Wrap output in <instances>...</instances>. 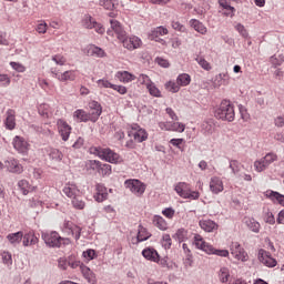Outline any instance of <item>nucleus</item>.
<instances>
[{"label":"nucleus","mask_w":284,"mask_h":284,"mask_svg":"<svg viewBox=\"0 0 284 284\" xmlns=\"http://www.w3.org/2000/svg\"><path fill=\"white\" fill-rule=\"evenodd\" d=\"M150 236H152V234H150L148 232V229L140 225L135 243H143V241H148V239H150Z\"/></svg>","instance_id":"e433bc0d"},{"label":"nucleus","mask_w":284,"mask_h":284,"mask_svg":"<svg viewBox=\"0 0 284 284\" xmlns=\"http://www.w3.org/2000/svg\"><path fill=\"white\" fill-rule=\"evenodd\" d=\"M142 256L146 258V261H152L153 263H159V252L156 250L148 247L142 251Z\"/></svg>","instance_id":"a878e982"},{"label":"nucleus","mask_w":284,"mask_h":284,"mask_svg":"<svg viewBox=\"0 0 284 284\" xmlns=\"http://www.w3.org/2000/svg\"><path fill=\"white\" fill-rule=\"evenodd\" d=\"M62 192L70 201L81 194V190H79V186L74 183H67Z\"/></svg>","instance_id":"a211bd4d"},{"label":"nucleus","mask_w":284,"mask_h":284,"mask_svg":"<svg viewBox=\"0 0 284 284\" xmlns=\"http://www.w3.org/2000/svg\"><path fill=\"white\" fill-rule=\"evenodd\" d=\"M162 245L165 250H170V247H172V237H170V234H164L162 236Z\"/></svg>","instance_id":"13d9d810"},{"label":"nucleus","mask_w":284,"mask_h":284,"mask_svg":"<svg viewBox=\"0 0 284 284\" xmlns=\"http://www.w3.org/2000/svg\"><path fill=\"white\" fill-rule=\"evenodd\" d=\"M110 23H111V30L115 32L116 38L119 39V41H121V39H123V36L126 34L125 30H123V27L121 26V22H119L118 20L111 19Z\"/></svg>","instance_id":"5701e85b"},{"label":"nucleus","mask_w":284,"mask_h":284,"mask_svg":"<svg viewBox=\"0 0 284 284\" xmlns=\"http://www.w3.org/2000/svg\"><path fill=\"white\" fill-rule=\"evenodd\" d=\"M80 271L83 274L84 278L89 281V283H94V280H92V271H90V267L85 265H80Z\"/></svg>","instance_id":"c03bdc74"},{"label":"nucleus","mask_w":284,"mask_h":284,"mask_svg":"<svg viewBox=\"0 0 284 284\" xmlns=\"http://www.w3.org/2000/svg\"><path fill=\"white\" fill-rule=\"evenodd\" d=\"M184 141L185 140L183 139H171L170 143L171 145H173L174 148H178V150H181V152H183L184 149L181 145H183Z\"/></svg>","instance_id":"e2e57ef3"},{"label":"nucleus","mask_w":284,"mask_h":284,"mask_svg":"<svg viewBox=\"0 0 284 284\" xmlns=\"http://www.w3.org/2000/svg\"><path fill=\"white\" fill-rule=\"evenodd\" d=\"M212 250L211 254H215V256H222L223 258H227V256H230V251L227 250H216L214 246H212Z\"/></svg>","instance_id":"bf43d9fd"},{"label":"nucleus","mask_w":284,"mask_h":284,"mask_svg":"<svg viewBox=\"0 0 284 284\" xmlns=\"http://www.w3.org/2000/svg\"><path fill=\"white\" fill-rule=\"evenodd\" d=\"M36 31L38 34H45V32H48V23L40 21L36 27Z\"/></svg>","instance_id":"4d7b16f0"},{"label":"nucleus","mask_w":284,"mask_h":284,"mask_svg":"<svg viewBox=\"0 0 284 284\" xmlns=\"http://www.w3.org/2000/svg\"><path fill=\"white\" fill-rule=\"evenodd\" d=\"M88 54H89V57H98V58L102 59V57H105V51L103 49H101L100 47L90 44L88 47Z\"/></svg>","instance_id":"473e14b6"},{"label":"nucleus","mask_w":284,"mask_h":284,"mask_svg":"<svg viewBox=\"0 0 284 284\" xmlns=\"http://www.w3.org/2000/svg\"><path fill=\"white\" fill-rule=\"evenodd\" d=\"M42 240L48 247H61V235L57 231L43 232Z\"/></svg>","instance_id":"6e6552de"},{"label":"nucleus","mask_w":284,"mask_h":284,"mask_svg":"<svg viewBox=\"0 0 284 284\" xmlns=\"http://www.w3.org/2000/svg\"><path fill=\"white\" fill-rule=\"evenodd\" d=\"M199 225L204 232H216L219 224L212 220H200Z\"/></svg>","instance_id":"4be33fe9"},{"label":"nucleus","mask_w":284,"mask_h":284,"mask_svg":"<svg viewBox=\"0 0 284 284\" xmlns=\"http://www.w3.org/2000/svg\"><path fill=\"white\" fill-rule=\"evenodd\" d=\"M274 161H278V156L274 153H267L264 158L254 162V169L257 172H265Z\"/></svg>","instance_id":"20e7f679"},{"label":"nucleus","mask_w":284,"mask_h":284,"mask_svg":"<svg viewBox=\"0 0 284 284\" xmlns=\"http://www.w3.org/2000/svg\"><path fill=\"white\" fill-rule=\"evenodd\" d=\"M1 258H2L3 265H6L10 270V267H12V253L8 251H3L1 253Z\"/></svg>","instance_id":"a19ab883"},{"label":"nucleus","mask_w":284,"mask_h":284,"mask_svg":"<svg viewBox=\"0 0 284 284\" xmlns=\"http://www.w3.org/2000/svg\"><path fill=\"white\" fill-rule=\"evenodd\" d=\"M235 30L239 32V34H241V37H243L244 39H247V37H250V33L247 32V29H245V26H243L242 23H237L235 24Z\"/></svg>","instance_id":"5fc2aeb1"},{"label":"nucleus","mask_w":284,"mask_h":284,"mask_svg":"<svg viewBox=\"0 0 284 284\" xmlns=\"http://www.w3.org/2000/svg\"><path fill=\"white\" fill-rule=\"evenodd\" d=\"M51 59L57 65H65V63L68 62V59H65V55L63 54H55Z\"/></svg>","instance_id":"864d4df0"},{"label":"nucleus","mask_w":284,"mask_h":284,"mask_svg":"<svg viewBox=\"0 0 284 284\" xmlns=\"http://www.w3.org/2000/svg\"><path fill=\"white\" fill-rule=\"evenodd\" d=\"M115 78L120 80L121 83H132L136 77L128 71H118Z\"/></svg>","instance_id":"cd10ccee"},{"label":"nucleus","mask_w":284,"mask_h":284,"mask_svg":"<svg viewBox=\"0 0 284 284\" xmlns=\"http://www.w3.org/2000/svg\"><path fill=\"white\" fill-rule=\"evenodd\" d=\"M100 6L105 10H114V0H100Z\"/></svg>","instance_id":"052dcab7"},{"label":"nucleus","mask_w":284,"mask_h":284,"mask_svg":"<svg viewBox=\"0 0 284 284\" xmlns=\"http://www.w3.org/2000/svg\"><path fill=\"white\" fill-rule=\"evenodd\" d=\"M10 65L16 72H23L26 70V67L19 62H10Z\"/></svg>","instance_id":"338daca9"},{"label":"nucleus","mask_w":284,"mask_h":284,"mask_svg":"<svg viewBox=\"0 0 284 284\" xmlns=\"http://www.w3.org/2000/svg\"><path fill=\"white\" fill-rule=\"evenodd\" d=\"M49 156H50V159H52V161H62L63 160V153L61 151H59L58 149H50Z\"/></svg>","instance_id":"37998d69"},{"label":"nucleus","mask_w":284,"mask_h":284,"mask_svg":"<svg viewBox=\"0 0 284 284\" xmlns=\"http://www.w3.org/2000/svg\"><path fill=\"white\" fill-rule=\"evenodd\" d=\"M176 194L181 196V199H185L187 196V192H190V185L185 182H179L174 187Z\"/></svg>","instance_id":"c85d7f7f"},{"label":"nucleus","mask_w":284,"mask_h":284,"mask_svg":"<svg viewBox=\"0 0 284 284\" xmlns=\"http://www.w3.org/2000/svg\"><path fill=\"white\" fill-rule=\"evenodd\" d=\"M149 93L151 94V97H156L160 98L161 97V90H159V88H156V84H154V82H151L148 87H146Z\"/></svg>","instance_id":"8fccbe9b"},{"label":"nucleus","mask_w":284,"mask_h":284,"mask_svg":"<svg viewBox=\"0 0 284 284\" xmlns=\"http://www.w3.org/2000/svg\"><path fill=\"white\" fill-rule=\"evenodd\" d=\"M210 190L213 194H221V192L224 190L223 180H221L219 176L211 178Z\"/></svg>","instance_id":"6ab92c4d"},{"label":"nucleus","mask_w":284,"mask_h":284,"mask_svg":"<svg viewBox=\"0 0 284 284\" xmlns=\"http://www.w3.org/2000/svg\"><path fill=\"white\" fill-rule=\"evenodd\" d=\"M276 128H284V114L275 118Z\"/></svg>","instance_id":"774afa93"},{"label":"nucleus","mask_w":284,"mask_h":284,"mask_svg":"<svg viewBox=\"0 0 284 284\" xmlns=\"http://www.w3.org/2000/svg\"><path fill=\"white\" fill-rule=\"evenodd\" d=\"M265 197L273 201V203H278L280 205H283V207H284V195L283 194H281L276 191L268 190L265 192Z\"/></svg>","instance_id":"393cba45"},{"label":"nucleus","mask_w":284,"mask_h":284,"mask_svg":"<svg viewBox=\"0 0 284 284\" xmlns=\"http://www.w3.org/2000/svg\"><path fill=\"white\" fill-rule=\"evenodd\" d=\"M4 126H6V130H14L17 128V113L14 112V110L12 109L7 110Z\"/></svg>","instance_id":"f3484780"},{"label":"nucleus","mask_w":284,"mask_h":284,"mask_svg":"<svg viewBox=\"0 0 284 284\" xmlns=\"http://www.w3.org/2000/svg\"><path fill=\"white\" fill-rule=\"evenodd\" d=\"M230 252L236 261H242V263L247 262L250 258L247 252H245V248H243L239 242L231 243Z\"/></svg>","instance_id":"0eeeda50"},{"label":"nucleus","mask_w":284,"mask_h":284,"mask_svg":"<svg viewBox=\"0 0 284 284\" xmlns=\"http://www.w3.org/2000/svg\"><path fill=\"white\" fill-rule=\"evenodd\" d=\"M192 78L187 73H181L176 78V83L180 88L187 87L189 83H191Z\"/></svg>","instance_id":"4c0bfd02"},{"label":"nucleus","mask_w":284,"mask_h":284,"mask_svg":"<svg viewBox=\"0 0 284 284\" xmlns=\"http://www.w3.org/2000/svg\"><path fill=\"white\" fill-rule=\"evenodd\" d=\"M257 258L265 267H276L278 265L276 258L272 257V254L263 248L258 251Z\"/></svg>","instance_id":"9b49d317"},{"label":"nucleus","mask_w":284,"mask_h":284,"mask_svg":"<svg viewBox=\"0 0 284 284\" xmlns=\"http://www.w3.org/2000/svg\"><path fill=\"white\" fill-rule=\"evenodd\" d=\"M7 241H9V243L11 245H19V243H21V241H23V232L19 231L16 233H10L7 235Z\"/></svg>","instance_id":"c756f323"},{"label":"nucleus","mask_w":284,"mask_h":284,"mask_svg":"<svg viewBox=\"0 0 284 284\" xmlns=\"http://www.w3.org/2000/svg\"><path fill=\"white\" fill-rule=\"evenodd\" d=\"M39 243V237L34 235V233L29 232L23 234L22 244L24 247H30L31 245H37Z\"/></svg>","instance_id":"bb28decb"},{"label":"nucleus","mask_w":284,"mask_h":284,"mask_svg":"<svg viewBox=\"0 0 284 284\" xmlns=\"http://www.w3.org/2000/svg\"><path fill=\"white\" fill-rule=\"evenodd\" d=\"M94 154L99 156L102 161H106V163H113L118 165L123 162V158L119 155V153L112 151L110 148H95Z\"/></svg>","instance_id":"f03ea898"},{"label":"nucleus","mask_w":284,"mask_h":284,"mask_svg":"<svg viewBox=\"0 0 284 284\" xmlns=\"http://www.w3.org/2000/svg\"><path fill=\"white\" fill-rule=\"evenodd\" d=\"M51 74L54 77V79H58V81H61L62 83H65V81H74L77 79V71L74 70L59 73V71H55V69H51Z\"/></svg>","instance_id":"ddd939ff"},{"label":"nucleus","mask_w":284,"mask_h":284,"mask_svg":"<svg viewBox=\"0 0 284 284\" xmlns=\"http://www.w3.org/2000/svg\"><path fill=\"white\" fill-rule=\"evenodd\" d=\"M214 116L220 119L221 121H229L232 123L234 121V105L230 103V101L224 100L221 102L220 108L215 109Z\"/></svg>","instance_id":"f257e3e1"},{"label":"nucleus","mask_w":284,"mask_h":284,"mask_svg":"<svg viewBox=\"0 0 284 284\" xmlns=\"http://www.w3.org/2000/svg\"><path fill=\"white\" fill-rule=\"evenodd\" d=\"M129 136H133L134 141H136L138 143H143V141L148 139V132H145V130L143 129H133L129 131Z\"/></svg>","instance_id":"b1692460"},{"label":"nucleus","mask_w":284,"mask_h":284,"mask_svg":"<svg viewBox=\"0 0 284 284\" xmlns=\"http://www.w3.org/2000/svg\"><path fill=\"white\" fill-rule=\"evenodd\" d=\"M195 61L202 68V70H205L206 72H210V70H212V64H210V62H207L204 57L197 55L195 58Z\"/></svg>","instance_id":"58836bf2"},{"label":"nucleus","mask_w":284,"mask_h":284,"mask_svg":"<svg viewBox=\"0 0 284 284\" xmlns=\"http://www.w3.org/2000/svg\"><path fill=\"white\" fill-rule=\"evenodd\" d=\"M97 83H98V88H111L112 89V87H113V84L110 81H108L106 79H100L97 81Z\"/></svg>","instance_id":"69168bd1"},{"label":"nucleus","mask_w":284,"mask_h":284,"mask_svg":"<svg viewBox=\"0 0 284 284\" xmlns=\"http://www.w3.org/2000/svg\"><path fill=\"white\" fill-rule=\"evenodd\" d=\"M18 187L21 190L22 194L26 196L30 193V182L28 180H20L18 182Z\"/></svg>","instance_id":"79ce46f5"},{"label":"nucleus","mask_w":284,"mask_h":284,"mask_svg":"<svg viewBox=\"0 0 284 284\" xmlns=\"http://www.w3.org/2000/svg\"><path fill=\"white\" fill-rule=\"evenodd\" d=\"M230 169L232 170L233 174H239L241 172V162L236 160H231Z\"/></svg>","instance_id":"6e6d98bb"},{"label":"nucleus","mask_w":284,"mask_h":284,"mask_svg":"<svg viewBox=\"0 0 284 284\" xmlns=\"http://www.w3.org/2000/svg\"><path fill=\"white\" fill-rule=\"evenodd\" d=\"M217 277L220 283H230V268L226 266H222L220 267L219 272H217Z\"/></svg>","instance_id":"2f4dec72"},{"label":"nucleus","mask_w":284,"mask_h":284,"mask_svg":"<svg viewBox=\"0 0 284 284\" xmlns=\"http://www.w3.org/2000/svg\"><path fill=\"white\" fill-rule=\"evenodd\" d=\"M170 132H185V124L180 122H170Z\"/></svg>","instance_id":"de8ad7c7"},{"label":"nucleus","mask_w":284,"mask_h":284,"mask_svg":"<svg viewBox=\"0 0 284 284\" xmlns=\"http://www.w3.org/2000/svg\"><path fill=\"white\" fill-rule=\"evenodd\" d=\"M164 87H165V90H168L169 92H172L173 94L179 92V90H181V87L179 85V83L174 81L166 82Z\"/></svg>","instance_id":"09e8293b"},{"label":"nucleus","mask_w":284,"mask_h":284,"mask_svg":"<svg viewBox=\"0 0 284 284\" xmlns=\"http://www.w3.org/2000/svg\"><path fill=\"white\" fill-rule=\"evenodd\" d=\"M89 108L91 110V121L95 122L97 119H99V116H101V113L103 112V110L101 109V104L97 101H91L89 103Z\"/></svg>","instance_id":"412c9836"},{"label":"nucleus","mask_w":284,"mask_h":284,"mask_svg":"<svg viewBox=\"0 0 284 284\" xmlns=\"http://www.w3.org/2000/svg\"><path fill=\"white\" fill-rule=\"evenodd\" d=\"M57 128L62 141H68L70 134H72V126H70L65 120L59 119L57 121Z\"/></svg>","instance_id":"f8f14e48"},{"label":"nucleus","mask_w":284,"mask_h":284,"mask_svg":"<svg viewBox=\"0 0 284 284\" xmlns=\"http://www.w3.org/2000/svg\"><path fill=\"white\" fill-rule=\"evenodd\" d=\"M225 73H219L213 80V88H221L225 83Z\"/></svg>","instance_id":"3c124183"},{"label":"nucleus","mask_w":284,"mask_h":284,"mask_svg":"<svg viewBox=\"0 0 284 284\" xmlns=\"http://www.w3.org/2000/svg\"><path fill=\"white\" fill-rule=\"evenodd\" d=\"M202 132L205 134H213L214 133V122L205 121L202 123Z\"/></svg>","instance_id":"a18cd8bd"},{"label":"nucleus","mask_w":284,"mask_h":284,"mask_svg":"<svg viewBox=\"0 0 284 284\" xmlns=\"http://www.w3.org/2000/svg\"><path fill=\"white\" fill-rule=\"evenodd\" d=\"M62 231L69 236H73L75 241H79L81 239V227L70 221H64L62 225Z\"/></svg>","instance_id":"9d476101"},{"label":"nucleus","mask_w":284,"mask_h":284,"mask_svg":"<svg viewBox=\"0 0 284 284\" xmlns=\"http://www.w3.org/2000/svg\"><path fill=\"white\" fill-rule=\"evenodd\" d=\"M73 119L78 123H88V121H92V115L85 112L83 109H78L73 112Z\"/></svg>","instance_id":"aec40b11"},{"label":"nucleus","mask_w":284,"mask_h":284,"mask_svg":"<svg viewBox=\"0 0 284 284\" xmlns=\"http://www.w3.org/2000/svg\"><path fill=\"white\" fill-rule=\"evenodd\" d=\"M71 205L74 210H84L85 209V201H83V195L81 193L71 199Z\"/></svg>","instance_id":"c9c22d12"},{"label":"nucleus","mask_w":284,"mask_h":284,"mask_svg":"<svg viewBox=\"0 0 284 284\" xmlns=\"http://www.w3.org/2000/svg\"><path fill=\"white\" fill-rule=\"evenodd\" d=\"M168 28L165 27H156L150 33L151 41H156L158 43H165V40L161 39V37H165L168 34Z\"/></svg>","instance_id":"dca6fc26"},{"label":"nucleus","mask_w":284,"mask_h":284,"mask_svg":"<svg viewBox=\"0 0 284 284\" xmlns=\"http://www.w3.org/2000/svg\"><path fill=\"white\" fill-rule=\"evenodd\" d=\"M102 176H110L112 174V165L110 164H100V169L98 171Z\"/></svg>","instance_id":"49530a36"},{"label":"nucleus","mask_w":284,"mask_h":284,"mask_svg":"<svg viewBox=\"0 0 284 284\" xmlns=\"http://www.w3.org/2000/svg\"><path fill=\"white\" fill-rule=\"evenodd\" d=\"M219 4L224 10H230V12H224V17H230V19L234 18V16L236 14V9L232 6H230L227 0H219Z\"/></svg>","instance_id":"72a5a7b5"},{"label":"nucleus","mask_w":284,"mask_h":284,"mask_svg":"<svg viewBox=\"0 0 284 284\" xmlns=\"http://www.w3.org/2000/svg\"><path fill=\"white\" fill-rule=\"evenodd\" d=\"M12 145L19 154H28L30 152V143L23 136L16 135Z\"/></svg>","instance_id":"1a4fd4ad"},{"label":"nucleus","mask_w":284,"mask_h":284,"mask_svg":"<svg viewBox=\"0 0 284 284\" xmlns=\"http://www.w3.org/2000/svg\"><path fill=\"white\" fill-rule=\"evenodd\" d=\"M123 48H125L126 50H139V48H141V45H143V41L141 40V38L136 37V36H130L128 37V33H125L123 36V39L120 40Z\"/></svg>","instance_id":"39448f33"},{"label":"nucleus","mask_w":284,"mask_h":284,"mask_svg":"<svg viewBox=\"0 0 284 284\" xmlns=\"http://www.w3.org/2000/svg\"><path fill=\"white\" fill-rule=\"evenodd\" d=\"M126 190H130L135 196H143L145 194V184L139 180H126L124 182Z\"/></svg>","instance_id":"423d86ee"},{"label":"nucleus","mask_w":284,"mask_h":284,"mask_svg":"<svg viewBox=\"0 0 284 284\" xmlns=\"http://www.w3.org/2000/svg\"><path fill=\"white\" fill-rule=\"evenodd\" d=\"M245 225L248 227V230H251V232H254L255 234L261 232V224L252 217H247L245 220Z\"/></svg>","instance_id":"f704fd0d"},{"label":"nucleus","mask_w":284,"mask_h":284,"mask_svg":"<svg viewBox=\"0 0 284 284\" xmlns=\"http://www.w3.org/2000/svg\"><path fill=\"white\" fill-rule=\"evenodd\" d=\"M190 26H191V28H193L195 30V32H199L200 34H207V27H205V24H203V22H201L196 19H192L190 21Z\"/></svg>","instance_id":"7c9ffc66"},{"label":"nucleus","mask_w":284,"mask_h":284,"mask_svg":"<svg viewBox=\"0 0 284 284\" xmlns=\"http://www.w3.org/2000/svg\"><path fill=\"white\" fill-rule=\"evenodd\" d=\"M139 83H141L142 85H146V88L150 85V83L152 82V80L150 79V77L145 75V74H140L138 78Z\"/></svg>","instance_id":"0e129e2a"},{"label":"nucleus","mask_w":284,"mask_h":284,"mask_svg":"<svg viewBox=\"0 0 284 284\" xmlns=\"http://www.w3.org/2000/svg\"><path fill=\"white\" fill-rule=\"evenodd\" d=\"M101 161H98V160H90L88 163H87V168H89V170H93L95 172H99L100 168H101Z\"/></svg>","instance_id":"603ef678"},{"label":"nucleus","mask_w":284,"mask_h":284,"mask_svg":"<svg viewBox=\"0 0 284 284\" xmlns=\"http://www.w3.org/2000/svg\"><path fill=\"white\" fill-rule=\"evenodd\" d=\"M4 168H7L8 172H11L12 174H21V172H23V165H21L19 160L14 158H9L4 161Z\"/></svg>","instance_id":"2eb2a0df"},{"label":"nucleus","mask_w":284,"mask_h":284,"mask_svg":"<svg viewBox=\"0 0 284 284\" xmlns=\"http://www.w3.org/2000/svg\"><path fill=\"white\" fill-rule=\"evenodd\" d=\"M153 224L155 225V227H159V230H162V231L168 230V222H165V220L160 215H155L153 217Z\"/></svg>","instance_id":"ea45409f"},{"label":"nucleus","mask_w":284,"mask_h":284,"mask_svg":"<svg viewBox=\"0 0 284 284\" xmlns=\"http://www.w3.org/2000/svg\"><path fill=\"white\" fill-rule=\"evenodd\" d=\"M10 83L11 80L8 74H0V88H8Z\"/></svg>","instance_id":"680f3d73"},{"label":"nucleus","mask_w":284,"mask_h":284,"mask_svg":"<svg viewBox=\"0 0 284 284\" xmlns=\"http://www.w3.org/2000/svg\"><path fill=\"white\" fill-rule=\"evenodd\" d=\"M82 28L85 30H95L98 34H105V28L103 24L97 22L94 18L90 14H85L81 20Z\"/></svg>","instance_id":"7ed1b4c3"},{"label":"nucleus","mask_w":284,"mask_h":284,"mask_svg":"<svg viewBox=\"0 0 284 284\" xmlns=\"http://www.w3.org/2000/svg\"><path fill=\"white\" fill-rule=\"evenodd\" d=\"M193 245H195V247L197 250H202V252H205L206 254H212V252H213L212 245L210 243L205 242L203 236H201L200 234L194 235Z\"/></svg>","instance_id":"4468645a"}]
</instances>
